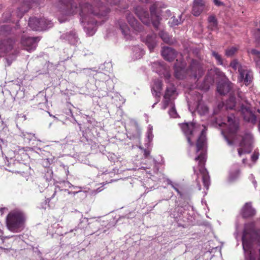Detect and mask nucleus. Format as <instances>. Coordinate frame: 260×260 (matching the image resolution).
Segmentation results:
<instances>
[{
    "label": "nucleus",
    "instance_id": "1",
    "mask_svg": "<svg viewBox=\"0 0 260 260\" xmlns=\"http://www.w3.org/2000/svg\"><path fill=\"white\" fill-rule=\"evenodd\" d=\"M57 7L59 12L66 16L74 15L79 12L82 22H87V28L91 29V35L94 33L99 23L107 19L110 11L100 0H93L92 5L82 2L79 6L74 0H59Z\"/></svg>",
    "mask_w": 260,
    "mask_h": 260
},
{
    "label": "nucleus",
    "instance_id": "2",
    "mask_svg": "<svg viewBox=\"0 0 260 260\" xmlns=\"http://www.w3.org/2000/svg\"><path fill=\"white\" fill-rule=\"evenodd\" d=\"M205 128L201 133L196 143V153L200 152L195 158L196 161H198L199 171L202 175V181L204 186L208 189L210 184V177L207 169L205 167L206 161V137Z\"/></svg>",
    "mask_w": 260,
    "mask_h": 260
},
{
    "label": "nucleus",
    "instance_id": "3",
    "mask_svg": "<svg viewBox=\"0 0 260 260\" xmlns=\"http://www.w3.org/2000/svg\"><path fill=\"white\" fill-rule=\"evenodd\" d=\"M243 248L248 253L247 260H256L251 254L252 244H260V230L255 229L254 222H248L244 224L242 237Z\"/></svg>",
    "mask_w": 260,
    "mask_h": 260
},
{
    "label": "nucleus",
    "instance_id": "4",
    "mask_svg": "<svg viewBox=\"0 0 260 260\" xmlns=\"http://www.w3.org/2000/svg\"><path fill=\"white\" fill-rule=\"evenodd\" d=\"M161 7V4L158 2H156L151 6L150 7L151 19L147 10L141 6L136 7L135 9V14L144 24L149 25L151 20L154 27L158 29L161 19L160 16V13L158 11V8Z\"/></svg>",
    "mask_w": 260,
    "mask_h": 260
},
{
    "label": "nucleus",
    "instance_id": "5",
    "mask_svg": "<svg viewBox=\"0 0 260 260\" xmlns=\"http://www.w3.org/2000/svg\"><path fill=\"white\" fill-rule=\"evenodd\" d=\"M26 220L24 212L19 209L11 211L6 217L7 228L11 232H18L22 230Z\"/></svg>",
    "mask_w": 260,
    "mask_h": 260
},
{
    "label": "nucleus",
    "instance_id": "6",
    "mask_svg": "<svg viewBox=\"0 0 260 260\" xmlns=\"http://www.w3.org/2000/svg\"><path fill=\"white\" fill-rule=\"evenodd\" d=\"M230 67L235 71L238 70L239 73V79L243 82L246 85H248L252 81V75L251 72L243 67L237 59L232 60L230 63Z\"/></svg>",
    "mask_w": 260,
    "mask_h": 260
},
{
    "label": "nucleus",
    "instance_id": "7",
    "mask_svg": "<svg viewBox=\"0 0 260 260\" xmlns=\"http://www.w3.org/2000/svg\"><path fill=\"white\" fill-rule=\"evenodd\" d=\"M186 73L188 76L198 79L203 75L204 70L199 61L192 59L189 67L186 69Z\"/></svg>",
    "mask_w": 260,
    "mask_h": 260
},
{
    "label": "nucleus",
    "instance_id": "8",
    "mask_svg": "<svg viewBox=\"0 0 260 260\" xmlns=\"http://www.w3.org/2000/svg\"><path fill=\"white\" fill-rule=\"evenodd\" d=\"M253 137L250 133H246L242 138L238 149V154L241 156L243 153H249L252 150Z\"/></svg>",
    "mask_w": 260,
    "mask_h": 260
},
{
    "label": "nucleus",
    "instance_id": "9",
    "mask_svg": "<svg viewBox=\"0 0 260 260\" xmlns=\"http://www.w3.org/2000/svg\"><path fill=\"white\" fill-rule=\"evenodd\" d=\"M180 126L185 135L188 143L190 146L193 145V142L191 141L192 138L197 132V126L192 122L183 123L180 124Z\"/></svg>",
    "mask_w": 260,
    "mask_h": 260
},
{
    "label": "nucleus",
    "instance_id": "10",
    "mask_svg": "<svg viewBox=\"0 0 260 260\" xmlns=\"http://www.w3.org/2000/svg\"><path fill=\"white\" fill-rule=\"evenodd\" d=\"M40 40V38L37 37H30L26 36H23L21 39V45L25 47V49L28 51L34 50L38 42Z\"/></svg>",
    "mask_w": 260,
    "mask_h": 260
},
{
    "label": "nucleus",
    "instance_id": "11",
    "mask_svg": "<svg viewBox=\"0 0 260 260\" xmlns=\"http://www.w3.org/2000/svg\"><path fill=\"white\" fill-rule=\"evenodd\" d=\"M227 123L222 122L219 124L220 126L227 125L226 132L229 135H235L239 129V123L236 120L235 117L231 115L227 117Z\"/></svg>",
    "mask_w": 260,
    "mask_h": 260
},
{
    "label": "nucleus",
    "instance_id": "12",
    "mask_svg": "<svg viewBox=\"0 0 260 260\" xmlns=\"http://www.w3.org/2000/svg\"><path fill=\"white\" fill-rule=\"evenodd\" d=\"M6 170L16 174L23 173L24 165L18 160L11 158L6 163Z\"/></svg>",
    "mask_w": 260,
    "mask_h": 260
},
{
    "label": "nucleus",
    "instance_id": "13",
    "mask_svg": "<svg viewBox=\"0 0 260 260\" xmlns=\"http://www.w3.org/2000/svg\"><path fill=\"white\" fill-rule=\"evenodd\" d=\"M240 111L244 121L252 124L256 123V116L251 111L249 107L242 105L240 107Z\"/></svg>",
    "mask_w": 260,
    "mask_h": 260
},
{
    "label": "nucleus",
    "instance_id": "14",
    "mask_svg": "<svg viewBox=\"0 0 260 260\" xmlns=\"http://www.w3.org/2000/svg\"><path fill=\"white\" fill-rule=\"evenodd\" d=\"M126 19L131 27L137 32H141L143 29V26L135 19L129 12H126Z\"/></svg>",
    "mask_w": 260,
    "mask_h": 260
},
{
    "label": "nucleus",
    "instance_id": "15",
    "mask_svg": "<svg viewBox=\"0 0 260 260\" xmlns=\"http://www.w3.org/2000/svg\"><path fill=\"white\" fill-rule=\"evenodd\" d=\"M205 0H194L192 13L195 16H199L203 12L205 7Z\"/></svg>",
    "mask_w": 260,
    "mask_h": 260
},
{
    "label": "nucleus",
    "instance_id": "16",
    "mask_svg": "<svg viewBox=\"0 0 260 260\" xmlns=\"http://www.w3.org/2000/svg\"><path fill=\"white\" fill-rule=\"evenodd\" d=\"M161 55L165 60L172 61L176 57V52L171 47H164L161 50Z\"/></svg>",
    "mask_w": 260,
    "mask_h": 260
},
{
    "label": "nucleus",
    "instance_id": "17",
    "mask_svg": "<svg viewBox=\"0 0 260 260\" xmlns=\"http://www.w3.org/2000/svg\"><path fill=\"white\" fill-rule=\"evenodd\" d=\"M256 211L252 207L250 203H246L242 209L241 215L243 218L252 217L255 214Z\"/></svg>",
    "mask_w": 260,
    "mask_h": 260
},
{
    "label": "nucleus",
    "instance_id": "18",
    "mask_svg": "<svg viewBox=\"0 0 260 260\" xmlns=\"http://www.w3.org/2000/svg\"><path fill=\"white\" fill-rule=\"evenodd\" d=\"M176 92V89L174 85H171L170 87H167L164 96V104L165 108L169 105L172 96Z\"/></svg>",
    "mask_w": 260,
    "mask_h": 260
},
{
    "label": "nucleus",
    "instance_id": "19",
    "mask_svg": "<svg viewBox=\"0 0 260 260\" xmlns=\"http://www.w3.org/2000/svg\"><path fill=\"white\" fill-rule=\"evenodd\" d=\"M14 44V41L11 39L4 40L0 45V49H3L5 53L11 51Z\"/></svg>",
    "mask_w": 260,
    "mask_h": 260
},
{
    "label": "nucleus",
    "instance_id": "20",
    "mask_svg": "<svg viewBox=\"0 0 260 260\" xmlns=\"http://www.w3.org/2000/svg\"><path fill=\"white\" fill-rule=\"evenodd\" d=\"M231 84L229 83H220L218 84L217 87V91L221 95H225L231 89Z\"/></svg>",
    "mask_w": 260,
    "mask_h": 260
},
{
    "label": "nucleus",
    "instance_id": "21",
    "mask_svg": "<svg viewBox=\"0 0 260 260\" xmlns=\"http://www.w3.org/2000/svg\"><path fill=\"white\" fill-rule=\"evenodd\" d=\"M156 35L155 34L147 35L145 43L147 45L150 52L152 51L156 46Z\"/></svg>",
    "mask_w": 260,
    "mask_h": 260
},
{
    "label": "nucleus",
    "instance_id": "22",
    "mask_svg": "<svg viewBox=\"0 0 260 260\" xmlns=\"http://www.w3.org/2000/svg\"><path fill=\"white\" fill-rule=\"evenodd\" d=\"M162 86V83L161 81L157 80L154 81V86L152 88L151 91L155 96L160 97Z\"/></svg>",
    "mask_w": 260,
    "mask_h": 260
},
{
    "label": "nucleus",
    "instance_id": "23",
    "mask_svg": "<svg viewBox=\"0 0 260 260\" xmlns=\"http://www.w3.org/2000/svg\"><path fill=\"white\" fill-rule=\"evenodd\" d=\"M28 25L32 30L40 31V18H30L28 21Z\"/></svg>",
    "mask_w": 260,
    "mask_h": 260
},
{
    "label": "nucleus",
    "instance_id": "24",
    "mask_svg": "<svg viewBox=\"0 0 260 260\" xmlns=\"http://www.w3.org/2000/svg\"><path fill=\"white\" fill-rule=\"evenodd\" d=\"M174 76L178 79H182L187 76L186 73V70L183 68L175 66Z\"/></svg>",
    "mask_w": 260,
    "mask_h": 260
},
{
    "label": "nucleus",
    "instance_id": "25",
    "mask_svg": "<svg viewBox=\"0 0 260 260\" xmlns=\"http://www.w3.org/2000/svg\"><path fill=\"white\" fill-rule=\"evenodd\" d=\"M52 23L51 21L45 18H40V31L51 27Z\"/></svg>",
    "mask_w": 260,
    "mask_h": 260
},
{
    "label": "nucleus",
    "instance_id": "26",
    "mask_svg": "<svg viewBox=\"0 0 260 260\" xmlns=\"http://www.w3.org/2000/svg\"><path fill=\"white\" fill-rule=\"evenodd\" d=\"M183 22L182 19V14H178L177 16H173L170 19L169 23L171 26L178 25Z\"/></svg>",
    "mask_w": 260,
    "mask_h": 260
},
{
    "label": "nucleus",
    "instance_id": "27",
    "mask_svg": "<svg viewBox=\"0 0 260 260\" xmlns=\"http://www.w3.org/2000/svg\"><path fill=\"white\" fill-rule=\"evenodd\" d=\"M208 21L209 23L208 28L210 29L213 30L216 29L218 23L217 19L215 16H210L208 18Z\"/></svg>",
    "mask_w": 260,
    "mask_h": 260
},
{
    "label": "nucleus",
    "instance_id": "28",
    "mask_svg": "<svg viewBox=\"0 0 260 260\" xmlns=\"http://www.w3.org/2000/svg\"><path fill=\"white\" fill-rule=\"evenodd\" d=\"M159 36L162 40V41L166 43L172 44L174 42L173 39L170 37L169 34L164 31H160L159 33Z\"/></svg>",
    "mask_w": 260,
    "mask_h": 260
},
{
    "label": "nucleus",
    "instance_id": "29",
    "mask_svg": "<svg viewBox=\"0 0 260 260\" xmlns=\"http://www.w3.org/2000/svg\"><path fill=\"white\" fill-rule=\"evenodd\" d=\"M208 108L205 104L199 103L197 106V111L201 115H206L208 112Z\"/></svg>",
    "mask_w": 260,
    "mask_h": 260
},
{
    "label": "nucleus",
    "instance_id": "30",
    "mask_svg": "<svg viewBox=\"0 0 260 260\" xmlns=\"http://www.w3.org/2000/svg\"><path fill=\"white\" fill-rule=\"evenodd\" d=\"M212 56L215 58L216 60V63L218 65H223V60L221 56L218 53L215 51H212Z\"/></svg>",
    "mask_w": 260,
    "mask_h": 260
},
{
    "label": "nucleus",
    "instance_id": "31",
    "mask_svg": "<svg viewBox=\"0 0 260 260\" xmlns=\"http://www.w3.org/2000/svg\"><path fill=\"white\" fill-rule=\"evenodd\" d=\"M119 25L122 33L125 37L129 35V29L127 24L125 23H122L119 22Z\"/></svg>",
    "mask_w": 260,
    "mask_h": 260
},
{
    "label": "nucleus",
    "instance_id": "32",
    "mask_svg": "<svg viewBox=\"0 0 260 260\" xmlns=\"http://www.w3.org/2000/svg\"><path fill=\"white\" fill-rule=\"evenodd\" d=\"M251 53L254 56V59L257 65L260 67V51L256 49H252Z\"/></svg>",
    "mask_w": 260,
    "mask_h": 260
},
{
    "label": "nucleus",
    "instance_id": "33",
    "mask_svg": "<svg viewBox=\"0 0 260 260\" xmlns=\"http://www.w3.org/2000/svg\"><path fill=\"white\" fill-rule=\"evenodd\" d=\"M238 50V48L236 47H230L225 50V54L228 57H231L235 54Z\"/></svg>",
    "mask_w": 260,
    "mask_h": 260
},
{
    "label": "nucleus",
    "instance_id": "34",
    "mask_svg": "<svg viewBox=\"0 0 260 260\" xmlns=\"http://www.w3.org/2000/svg\"><path fill=\"white\" fill-rule=\"evenodd\" d=\"M236 106V99L235 97H230L229 100L227 101L228 109H233Z\"/></svg>",
    "mask_w": 260,
    "mask_h": 260
},
{
    "label": "nucleus",
    "instance_id": "35",
    "mask_svg": "<svg viewBox=\"0 0 260 260\" xmlns=\"http://www.w3.org/2000/svg\"><path fill=\"white\" fill-rule=\"evenodd\" d=\"M169 113L171 117L174 118L176 117L177 113L174 105H173L170 109Z\"/></svg>",
    "mask_w": 260,
    "mask_h": 260
},
{
    "label": "nucleus",
    "instance_id": "36",
    "mask_svg": "<svg viewBox=\"0 0 260 260\" xmlns=\"http://www.w3.org/2000/svg\"><path fill=\"white\" fill-rule=\"evenodd\" d=\"M259 152L256 150H255L253 154H252L251 156V160L254 162H255L256 161V160L258 159V157H259Z\"/></svg>",
    "mask_w": 260,
    "mask_h": 260
},
{
    "label": "nucleus",
    "instance_id": "37",
    "mask_svg": "<svg viewBox=\"0 0 260 260\" xmlns=\"http://www.w3.org/2000/svg\"><path fill=\"white\" fill-rule=\"evenodd\" d=\"M214 78L210 77L209 75L206 76L205 78V82L208 83V86H209V84H212L214 83Z\"/></svg>",
    "mask_w": 260,
    "mask_h": 260
},
{
    "label": "nucleus",
    "instance_id": "38",
    "mask_svg": "<svg viewBox=\"0 0 260 260\" xmlns=\"http://www.w3.org/2000/svg\"><path fill=\"white\" fill-rule=\"evenodd\" d=\"M171 12L169 10H167L162 15V16L166 19H168L171 16Z\"/></svg>",
    "mask_w": 260,
    "mask_h": 260
},
{
    "label": "nucleus",
    "instance_id": "39",
    "mask_svg": "<svg viewBox=\"0 0 260 260\" xmlns=\"http://www.w3.org/2000/svg\"><path fill=\"white\" fill-rule=\"evenodd\" d=\"M224 137L225 138V139L226 140L228 144L229 145H232L233 144V141L229 139L228 137L224 134Z\"/></svg>",
    "mask_w": 260,
    "mask_h": 260
},
{
    "label": "nucleus",
    "instance_id": "40",
    "mask_svg": "<svg viewBox=\"0 0 260 260\" xmlns=\"http://www.w3.org/2000/svg\"><path fill=\"white\" fill-rule=\"evenodd\" d=\"M213 2H214V4L217 6H220L223 5V2H222L219 0H214Z\"/></svg>",
    "mask_w": 260,
    "mask_h": 260
},
{
    "label": "nucleus",
    "instance_id": "41",
    "mask_svg": "<svg viewBox=\"0 0 260 260\" xmlns=\"http://www.w3.org/2000/svg\"><path fill=\"white\" fill-rule=\"evenodd\" d=\"M170 77H171L170 74L169 73H166L165 74V78L166 82H168L169 81V79H170Z\"/></svg>",
    "mask_w": 260,
    "mask_h": 260
},
{
    "label": "nucleus",
    "instance_id": "42",
    "mask_svg": "<svg viewBox=\"0 0 260 260\" xmlns=\"http://www.w3.org/2000/svg\"><path fill=\"white\" fill-rule=\"evenodd\" d=\"M193 171H194V173L196 174L198 176L199 173H198V171L195 169L194 168H193Z\"/></svg>",
    "mask_w": 260,
    "mask_h": 260
},
{
    "label": "nucleus",
    "instance_id": "43",
    "mask_svg": "<svg viewBox=\"0 0 260 260\" xmlns=\"http://www.w3.org/2000/svg\"><path fill=\"white\" fill-rule=\"evenodd\" d=\"M140 1L143 3H147L149 2V0H140Z\"/></svg>",
    "mask_w": 260,
    "mask_h": 260
},
{
    "label": "nucleus",
    "instance_id": "44",
    "mask_svg": "<svg viewBox=\"0 0 260 260\" xmlns=\"http://www.w3.org/2000/svg\"><path fill=\"white\" fill-rule=\"evenodd\" d=\"M257 127H258V131L260 132V119L259 120Z\"/></svg>",
    "mask_w": 260,
    "mask_h": 260
},
{
    "label": "nucleus",
    "instance_id": "45",
    "mask_svg": "<svg viewBox=\"0 0 260 260\" xmlns=\"http://www.w3.org/2000/svg\"><path fill=\"white\" fill-rule=\"evenodd\" d=\"M259 258H258V260H260V248H259Z\"/></svg>",
    "mask_w": 260,
    "mask_h": 260
},
{
    "label": "nucleus",
    "instance_id": "46",
    "mask_svg": "<svg viewBox=\"0 0 260 260\" xmlns=\"http://www.w3.org/2000/svg\"><path fill=\"white\" fill-rule=\"evenodd\" d=\"M257 32L258 33V34H260V29L257 30Z\"/></svg>",
    "mask_w": 260,
    "mask_h": 260
},
{
    "label": "nucleus",
    "instance_id": "47",
    "mask_svg": "<svg viewBox=\"0 0 260 260\" xmlns=\"http://www.w3.org/2000/svg\"><path fill=\"white\" fill-rule=\"evenodd\" d=\"M237 175H239V171H237Z\"/></svg>",
    "mask_w": 260,
    "mask_h": 260
},
{
    "label": "nucleus",
    "instance_id": "48",
    "mask_svg": "<svg viewBox=\"0 0 260 260\" xmlns=\"http://www.w3.org/2000/svg\"><path fill=\"white\" fill-rule=\"evenodd\" d=\"M257 112H258L259 113H260V110H259V109H258V110H257Z\"/></svg>",
    "mask_w": 260,
    "mask_h": 260
}]
</instances>
